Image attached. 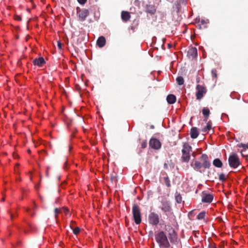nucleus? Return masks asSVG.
I'll return each mask as SVG.
<instances>
[{
	"label": "nucleus",
	"instance_id": "36",
	"mask_svg": "<svg viewBox=\"0 0 248 248\" xmlns=\"http://www.w3.org/2000/svg\"><path fill=\"white\" fill-rule=\"evenodd\" d=\"M75 223H76V222L75 221H71L70 224V227L71 229H73V228H75Z\"/></svg>",
	"mask_w": 248,
	"mask_h": 248
},
{
	"label": "nucleus",
	"instance_id": "3",
	"mask_svg": "<svg viewBox=\"0 0 248 248\" xmlns=\"http://www.w3.org/2000/svg\"><path fill=\"white\" fill-rule=\"evenodd\" d=\"M192 151V147L187 143H185L182 150V160L185 162H188L190 159V153Z\"/></svg>",
	"mask_w": 248,
	"mask_h": 248
},
{
	"label": "nucleus",
	"instance_id": "14",
	"mask_svg": "<svg viewBox=\"0 0 248 248\" xmlns=\"http://www.w3.org/2000/svg\"><path fill=\"white\" fill-rule=\"evenodd\" d=\"M190 137L192 139H196L199 135V131L197 127H193L190 130Z\"/></svg>",
	"mask_w": 248,
	"mask_h": 248
},
{
	"label": "nucleus",
	"instance_id": "27",
	"mask_svg": "<svg viewBox=\"0 0 248 248\" xmlns=\"http://www.w3.org/2000/svg\"><path fill=\"white\" fill-rule=\"evenodd\" d=\"M176 81L178 85H181L184 84V80L183 77H178L176 78Z\"/></svg>",
	"mask_w": 248,
	"mask_h": 248
},
{
	"label": "nucleus",
	"instance_id": "12",
	"mask_svg": "<svg viewBox=\"0 0 248 248\" xmlns=\"http://www.w3.org/2000/svg\"><path fill=\"white\" fill-rule=\"evenodd\" d=\"M187 56L189 59H194L197 56V49L195 47H192L189 48L187 53Z\"/></svg>",
	"mask_w": 248,
	"mask_h": 248
},
{
	"label": "nucleus",
	"instance_id": "28",
	"mask_svg": "<svg viewBox=\"0 0 248 248\" xmlns=\"http://www.w3.org/2000/svg\"><path fill=\"white\" fill-rule=\"evenodd\" d=\"M169 234L171 236V237L170 238V239H171L173 237L175 238L176 237L175 232L171 227H170L169 230Z\"/></svg>",
	"mask_w": 248,
	"mask_h": 248
},
{
	"label": "nucleus",
	"instance_id": "1",
	"mask_svg": "<svg viewBox=\"0 0 248 248\" xmlns=\"http://www.w3.org/2000/svg\"><path fill=\"white\" fill-rule=\"evenodd\" d=\"M200 159L201 161H193L191 163V166L195 170L202 172L201 169L202 168L204 169H209L211 166V163L208 155L206 154H202L200 157Z\"/></svg>",
	"mask_w": 248,
	"mask_h": 248
},
{
	"label": "nucleus",
	"instance_id": "7",
	"mask_svg": "<svg viewBox=\"0 0 248 248\" xmlns=\"http://www.w3.org/2000/svg\"><path fill=\"white\" fill-rule=\"evenodd\" d=\"M159 208L164 213H167L171 211L170 203L167 200L162 201Z\"/></svg>",
	"mask_w": 248,
	"mask_h": 248
},
{
	"label": "nucleus",
	"instance_id": "53",
	"mask_svg": "<svg viewBox=\"0 0 248 248\" xmlns=\"http://www.w3.org/2000/svg\"><path fill=\"white\" fill-rule=\"evenodd\" d=\"M165 165V167H166L167 164H165V165Z\"/></svg>",
	"mask_w": 248,
	"mask_h": 248
},
{
	"label": "nucleus",
	"instance_id": "16",
	"mask_svg": "<svg viewBox=\"0 0 248 248\" xmlns=\"http://www.w3.org/2000/svg\"><path fill=\"white\" fill-rule=\"evenodd\" d=\"M146 12L152 15L155 13L156 9L153 5H147L146 6Z\"/></svg>",
	"mask_w": 248,
	"mask_h": 248
},
{
	"label": "nucleus",
	"instance_id": "15",
	"mask_svg": "<svg viewBox=\"0 0 248 248\" xmlns=\"http://www.w3.org/2000/svg\"><path fill=\"white\" fill-rule=\"evenodd\" d=\"M106 42L105 38L104 36H101L98 38L96 44L99 47H102L105 46Z\"/></svg>",
	"mask_w": 248,
	"mask_h": 248
},
{
	"label": "nucleus",
	"instance_id": "22",
	"mask_svg": "<svg viewBox=\"0 0 248 248\" xmlns=\"http://www.w3.org/2000/svg\"><path fill=\"white\" fill-rule=\"evenodd\" d=\"M197 27L200 29H204L207 28V25L206 22L204 20H202Z\"/></svg>",
	"mask_w": 248,
	"mask_h": 248
},
{
	"label": "nucleus",
	"instance_id": "29",
	"mask_svg": "<svg viewBox=\"0 0 248 248\" xmlns=\"http://www.w3.org/2000/svg\"><path fill=\"white\" fill-rule=\"evenodd\" d=\"M47 155L46 152L45 150L39 152L40 158L41 159H44L45 155Z\"/></svg>",
	"mask_w": 248,
	"mask_h": 248
},
{
	"label": "nucleus",
	"instance_id": "48",
	"mask_svg": "<svg viewBox=\"0 0 248 248\" xmlns=\"http://www.w3.org/2000/svg\"><path fill=\"white\" fill-rule=\"evenodd\" d=\"M36 205L35 204H34V208H36Z\"/></svg>",
	"mask_w": 248,
	"mask_h": 248
},
{
	"label": "nucleus",
	"instance_id": "24",
	"mask_svg": "<svg viewBox=\"0 0 248 248\" xmlns=\"http://www.w3.org/2000/svg\"><path fill=\"white\" fill-rule=\"evenodd\" d=\"M175 198L177 202L180 203L182 202V198L180 193L176 192L175 193Z\"/></svg>",
	"mask_w": 248,
	"mask_h": 248
},
{
	"label": "nucleus",
	"instance_id": "5",
	"mask_svg": "<svg viewBox=\"0 0 248 248\" xmlns=\"http://www.w3.org/2000/svg\"><path fill=\"white\" fill-rule=\"evenodd\" d=\"M228 162L230 166L232 168H236L240 165L239 158L236 154H232L230 155Z\"/></svg>",
	"mask_w": 248,
	"mask_h": 248
},
{
	"label": "nucleus",
	"instance_id": "2",
	"mask_svg": "<svg viewBox=\"0 0 248 248\" xmlns=\"http://www.w3.org/2000/svg\"><path fill=\"white\" fill-rule=\"evenodd\" d=\"M155 239L160 248H169L170 247L168 238L163 231H161L155 235Z\"/></svg>",
	"mask_w": 248,
	"mask_h": 248
},
{
	"label": "nucleus",
	"instance_id": "33",
	"mask_svg": "<svg viewBox=\"0 0 248 248\" xmlns=\"http://www.w3.org/2000/svg\"><path fill=\"white\" fill-rule=\"evenodd\" d=\"M54 212L55 213V218L57 219L58 217V214L61 212V209L58 208H56L54 210Z\"/></svg>",
	"mask_w": 248,
	"mask_h": 248
},
{
	"label": "nucleus",
	"instance_id": "38",
	"mask_svg": "<svg viewBox=\"0 0 248 248\" xmlns=\"http://www.w3.org/2000/svg\"><path fill=\"white\" fill-rule=\"evenodd\" d=\"M78 1L81 4H84L87 1V0H78Z\"/></svg>",
	"mask_w": 248,
	"mask_h": 248
},
{
	"label": "nucleus",
	"instance_id": "42",
	"mask_svg": "<svg viewBox=\"0 0 248 248\" xmlns=\"http://www.w3.org/2000/svg\"><path fill=\"white\" fill-rule=\"evenodd\" d=\"M248 149V143L247 144H245V149Z\"/></svg>",
	"mask_w": 248,
	"mask_h": 248
},
{
	"label": "nucleus",
	"instance_id": "8",
	"mask_svg": "<svg viewBox=\"0 0 248 248\" xmlns=\"http://www.w3.org/2000/svg\"><path fill=\"white\" fill-rule=\"evenodd\" d=\"M149 146L153 149L158 150L161 147V143L158 139L151 138L149 141Z\"/></svg>",
	"mask_w": 248,
	"mask_h": 248
},
{
	"label": "nucleus",
	"instance_id": "19",
	"mask_svg": "<svg viewBox=\"0 0 248 248\" xmlns=\"http://www.w3.org/2000/svg\"><path fill=\"white\" fill-rule=\"evenodd\" d=\"M213 165L217 168H221L223 166V163L219 158H216L213 160Z\"/></svg>",
	"mask_w": 248,
	"mask_h": 248
},
{
	"label": "nucleus",
	"instance_id": "21",
	"mask_svg": "<svg viewBox=\"0 0 248 248\" xmlns=\"http://www.w3.org/2000/svg\"><path fill=\"white\" fill-rule=\"evenodd\" d=\"M202 114L205 118H207L210 114V110L207 108H203L202 110Z\"/></svg>",
	"mask_w": 248,
	"mask_h": 248
},
{
	"label": "nucleus",
	"instance_id": "49",
	"mask_svg": "<svg viewBox=\"0 0 248 248\" xmlns=\"http://www.w3.org/2000/svg\"><path fill=\"white\" fill-rule=\"evenodd\" d=\"M16 19L21 20V18L20 17H18V18H16Z\"/></svg>",
	"mask_w": 248,
	"mask_h": 248
},
{
	"label": "nucleus",
	"instance_id": "40",
	"mask_svg": "<svg viewBox=\"0 0 248 248\" xmlns=\"http://www.w3.org/2000/svg\"><path fill=\"white\" fill-rule=\"evenodd\" d=\"M239 147H243L244 149H245V144L240 143L238 145Z\"/></svg>",
	"mask_w": 248,
	"mask_h": 248
},
{
	"label": "nucleus",
	"instance_id": "6",
	"mask_svg": "<svg viewBox=\"0 0 248 248\" xmlns=\"http://www.w3.org/2000/svg\"><path fill=\"white\" fill-rule=\"evenodd\" d=\"M149 224L153 226H156L159 223L160 218L158 215L155 212H151L148 217Z\"/></svg>",
	"mask_w": 248,
	"mask_h": 248
},
{
	"label": "nucleus",
	"instance_id": "20",
	"mask_svg": "<svg viewBox=\"0 0 248 248\" xmlns=\"http://www.w3.org/2000/svg\"><path fill=\"white\" fill-rule=\"evenodd\" d=\"M109 180L112 184L116 185L117 182V176L115 173L110 174Z\"/></svg>",
	"mask_w": 248,
	"mask_h": 248
},
{
	"label": "nucleus",
	"instance_id": "13",
	"mask_svg": "<svg viewBox=\"0 0 248 248\" xmlns=\"http://www.w3.org/2000/svg\"><path fill=\"white\" fill-rule=\"evenodd\" d=\"M46 62L43 57L36 58L33 61V63L34 65H37L42 67L45 63Z\"/></svg>",
	"mask_w": 248,
	"mask_h": 248
},
{
	"label": "nucleus",
	"instance_id": "37",
	"mask_svg": "<svg viewBox=\"0 0 248 248\" xmlns=\"http://www.w3.org/2000/svg\"><path fill=\"white\" fill-rule=\"evenodd\" d=\"M57 45H58V47L59 48V49H62V44L61 43L60 41H58V43H57Z\"/></svg>",
	"mask_w": 248,
	"mask_h": 248
},
{
	"label": "nucleus",
	"instance_id": "18",
	"mask_svg": "<svg viewBox=\"0 0 248 248\" xmlns=\"http://www.w3.org/2000/svg\"><path fill=\"white\" fill-rule=\"evenodd\" d=\"M176 100V98L175 96L173 94H169L167 97V101L168 103L170 104H174Z\"/></svg>",
	"mask_w": 248,
	"mask_h": 248
},
{
	"label": "nucleus",
	"instance_id": "50",
	"mask_svg": "<svg viewBox=\"0 0 248 248\" xmlns=\"http://www.w3.org/2000/svg\"><path fill=\"white\" fill-rule=\"evenodd\" d=\"M4 200H5V199H4V198H3L1 199V201H4Z\"/></svg>",
	"mask_w": 248,
	"mask_h": 248
},
{
	"label": "nucleus",
	"instance_id": "4",
	"mask_svg": "<svg viewBox=\"0 0 248 248\" xmlns=\"http://www.w3.org/2000/svg\"><path fill=\"white\" fill-rule=\"evenodd\" d=\"M132 214L134 221L136 224L141 223V213L140 207L137 204H134L132 207Z\"/></svg>",
	"mask_w": 248,
	"mask_h": 248
},
{
	"label": "nucleus",
	"instance_id": "45",
	"mask_svg": "<svg viewBox=\"0 0 248 248\" xmlns=\"http://www.w3.org/2000/svg\"><path fill=\"white\" fill-rule=\"evenodd\" d=\"M13 218V215L12 214V215H11V219H12Z\"/></svg>",
	"mask_w": 248,
	"mask_h": 248
},
{
	"label": "nucleus",
	"instance_id": "26",
	"mask_svg": "<svg viewBox=\"0 0 248 248\" xmlns=\"http://www.w3.org/2000/svg\"><path fill=\"white\" fill-rule=\"evenodd\" d=\"M206 212L205 211H202V212L200 213L197 216V218L198 220H201L204 218L205 216Z\"/></svg>",
	"mask_w": 248,
	"mask_h": 248
},
{
	"label": "nucleus",
	"instance_id": "11",
	"mask_svg": "<svg viewBox=\"0 0 248 248\" xmlns=\"http://www.w3.org/2000/svg\"><path fill=\"white\" fill-rule=\"evenodd\" d=\"M78 14L79 20L83 21L86 19L87 16L89 15V12L87 9H83L80 10L78 12Z\"/></svg>",
	"mask_w": 248,
	"mask_h": 248
},
{
	"label": "nucleus",
	"instance_id": "44",
	"mask_svg": "<svg viewBox=\"0 0 248 248\" xmlns=\"http://www.w3.org/2000/svg\"><path fill=\"white\" fill-rule=\"evenodd\" d=\"M168 46H169V48H170V47H171V45L170 44H168Z\"/></svg>",
	"mask_w": 248,
	"mask_h": 248
},
{
	"label": "nucleus",
	"instance_id": "51",
	"mask_svg": "<svg viewBox=\"0 0 248 248\" xmlns=\"http://www.w3.org/2000/svg\"><path fill=\"white\" fill-rule=\"evenodd\" d=\"M28 152L29 153H30V152H31V150H30V149H29V150H28Z\"/></svg>",
	"mask_w": 248,
	"mask_h": 248
},
{
	"label": "nucleus",
	"instance_id": "23",
	"mask_svg": "<svg viewBox=\"0 0 248 248\" xmlns=\"http://www.w3.org/2000/svg\"><path fill=\"white\" fill-rule=\"evenodd\" d=\"M212 128V122L211 121H209L206 127L203 128L202 130V132H206L209 130H210Z\"/></svg>",
	"mask_w": 248,
	"mask_h": 248
},
{
	"label": "nucleus",
	"instance_id": "46",
	"mask_svg": "<svg viewBox=\"0 0 248 248\" xmlns=\"http://www.w3.org/2000/svg\"><path fill=\"white\" fill-rule=\"evenodd\" d=\"M28 37H29V35H27V39H26V40H27V41L28 40Z\"/></svg>",
	"mask_w": 248,
	"mask_h": 248
},
{
	"label": "nucleus",
	"instance_id": "10",
	"mask_svg": "<svg viewBox=\"0 0 248 248\" xmlns=\"http://www.w3.org/2000/svg\"><path fill=\"white\" fill-rule=\"evenodd\" d=\"M201 196L202 202L211 203L213 200V195L206 191H203Z\"/></svg>",
	"mask_w": 248,
	"mask_h": 248
},
{
	"label": "nucleus",
	"instance_id": "47",
	"mask_svg": "<svg viewBox=\"0 0 248 248\" xmlns=\"http://www.w3.org/2000/svg\"><path fill=\"white\" fill-rule=\"evenodd\" d=\"M28 37H29V35H27V39H26V40H27V41L28 40Z\"/></svg>",
	"mask_w": 248,
	"mask_h": 248
},
{
	"label": "nucleus",
	"instance_id": "34",
	"mask_svg": "<svg viewBox=\"0 0 248 248\" xmlns=\"http://www.w3.org/2000/svg\"><path fill=\"white\" fill-rule=\"evenodd\" d=\"M211 73H212V76L213 77H214L215 78H217V73L216 70H215V69L212 70Z\"/></svg>",
	"mask_w": 248,
	"mask_h": 248
},
{
	"label": "nucleus",
	"instance_id": "30",
	"mask_svg": "<svg viewBox=\"0 0 248 248\" xmlns=\"http://www.w3.org/2000/svg\"><path fill=\"white\" fill-rule=\"evenodd\" d=\"M219 180L222 182H224L225 181L226 179V176L225 175L222 173H220L219 175Z\"/></svg>",
	"mask_w": 248,
	"mask_h": 248
},
{
	"label": "nucleus",
	"instance_id": "52",
	"mask_svg": "<svg viewBox=\"0 0 248 248\" xmlns=\"http://www.w3.org/2000/svg\"><path fill=\"white\" fill-rule=\"evenodd\" d=\"M165 165V167H166L167 164H165V165Z\"/></svg>",
	"mask_w": 248,
	"mask_h": 248
},
{
	"label": "nucleus",
	"instance_id": "43",
	"mask_svg": "<svg viewBox=\"0 0 248 248\" xmlns=\"http://www.w3.org/2000/svg\"><path fill=\"white\" fill-rule=\"evenodd\" d=\"M48 169H49V168H48V167H47V170H46V175H48Z\"/></svg>",
	"mask_w": 248,
	"mask_h": 248
},
{
	"label": "nucleus",
	"instance_id": "31",
	"mask_svg": "<svg viewBox=\"0 0 248 248\" xmlns=\"http://www.w3.org/2000/svg\"><path fill=\"white\" fill-rule=\"evenodd\" d=\"M73 233L77 235L80 231V229L78 227H75L72 229Z\"/></svg>",
	"mask_w": 248,
	"mask_h": 248
},
{
	"label": "nucleus",
	"instance_id": "41",
	"mask_svg": "<svg viewBox=\"0 0 248 248\" xmlns=\"http://www.w3.org/2000/svg\"><path fill=\"white\" fill-rule=\"evenodd\" d=\"M209 248H217L215 246H214L213 245H210L209 246Z\"/></svg>",
	"mask_w": 248,
	"mask_h": 248
},
{
	"label": "nucleus",
	"instance_id": "9",
	"mask_svg": "<svg viewBox=\"0 0 248 248\" xmlns=\"http://www.w3.org/2000/svg\"><path fill=\"white\" fill-rule=\"evenodd\" d=\"M196 89L197 90L196 93V98L200 100L202 98L203 94L206 93V90L205 87L200 85H197Z\"/></svg>",
	"mask_w": 248,
	"mask_h": 248
},
{
	"label": "nucleus",
	"instance_id": "25",
	"mask_svg": "<svg viewBox=\"0 0 248 248\" xmlns=\"http://www.w3.org/2000/svg\"><path fill=\"white\" fill-rule=\"evenodd\" d=\"M164 181L165 184V185L168 187H170L171 186V184L170 182V180L169 179V178L168 176H166L164 177Z\"/></svg>",
	"mask_w": 248,
	"mask_h": 248
},
{
	"label": "nucleus",
	"instance_id": "17",
	"mask_svg": "<svg viewBox=\"0 0 248 248\" xmlns=\"http://www.w3.org/2000/svg\"><path fill=\"white\" fill-rule=\"evenodd\" d=\"M121 17L124 21L127 22L130 19L131 16L128 12L122 11L121 13Z\"/></svg>",
	"mask_w": 248,
	"mask_h": 248
},
{
	"label": "nucleus",
	"instance_id": "39",
	"mask_svg": "<svg viewBox=\"0 0 248 248\" xmlns=\"http://www.w3.org/2000/svg\"><path fill=\"white\" fill-rule=\"evenodd\" d=\"M63 212L65 213V215H67L69 213V211L67 208H64L63 209Z\"/></svg>",
	"mask_w": 248,
	"mask_h": 248
},
{
	"label": "nucleus",
	"instance_id": "32",
	"mask_svg": "<svg viewBox=\"0 0 248 248\" xmlns=\"http://www.w3.org/2000/svg\"><path fill=\"white\" fill-rule=\"evenodd\" d=\"M147 142L146 140H143L141 143V147L142 148L144 149L147 147Z\"/></svg>",
	"mask_w": 248,
	"mask_h": 248
},
{
	"label": "nucleus",
	"instance_id": "35",
	"mask_svg": "<svg viewBox=\"0 0 248 248\" xmlns=\"http://www.w3.org/2000/svg\"><path fill=\"white\" fill-rule=\"evenodd\" d=\"M194 211H195V210H192V211H190V212H189L188 216L189 218L193 217L194 216V215H195V214L194 213Z\"/></svg>",
	"mask_w": 248,
	"mask_h": 248
}]
</instances>
